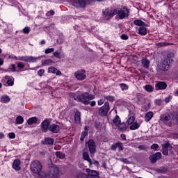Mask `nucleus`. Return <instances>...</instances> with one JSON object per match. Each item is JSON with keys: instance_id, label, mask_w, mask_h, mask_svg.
<instances>
[{"instance_id": "obj_1", "label": "nucleus", "mask_w": 178, "mask_h": 178, "mask_svg": "<svg viewBox=\"0 0 178 178\" xmlns=\"http://www.w3.org/2000/svg\"><path fill=\"white\" fill-rule=\"evenodd\" d=\"M104 15V17L106 20H109L111 17H113L115 15H118L120 19H124V17H127L129 16V9L126 7H124L121 10H113L109 11L108 9H106L104 12H103Z\"/></svg>"}, {"instance_id": "obj_2", "label": "nucleus", "mask_w": 178, "mask_h": 178, "mask_svg": "<svg viewBox=\"0 0 178 178\" xmlns=\"http://www.w3.org/2000/svg\"><path fill=\"white\" fill-rule=\"evenodd\" d=\"M59 168L56 165H53L47 172H42L41 178H59Z\"/></svg>"}, {"instance_id": "obj_3", "label": "nucleus", "mask_w": 178, "mask_h": 178, "mask_svg": "<svg viewBox=\"0 0 178 178\" xmlns=\"http://www.w3.org/2000/svg\"><path fill=\"white\" fill-rule=\"evenodd\" d=\"M30 168L31 172L35 175H38L39 178H41V173H44V172L41 171L42 170V164L37 160L31 162Z\"/></svg>"}, {"instance_id": "obj_4", "label": "nucleus", "mask_w": 178, "mask_h": 178, "mask_svg": "<svg viewBox=\"0 0 178 178\" xmlns=\"http://www.w3.org/2000/svg\"><path fill=\"white\" fill-rule=\"evenodd\" d=\"M94 98L95 96L88 92H84L76 96L77 102H81L83 105H90V100L94 99Z\"/></svg>"}, {"instance_id": "obj_5", "label": "nucleus", "mask_w": 178, "mask_h": 178, "mask_svg": "<svg viewBox=\"0 0 178 178\" xmlns=\"http://www.w3.org/2000/svg\"><path fill=\"white\" fill-rule=\"evenodd\" d=\"M86 172H88V175L83 172H80L78 174L77 178H99L98 172L96 170L87 168Z\"/></svg>"}, {"instance_id": "obj_6", "label": "nucleus", "mask_w": 178, "mask_h": 178, "mask_svg": "<svg viewBox=\"0 0 178 178\" xmlns=\"http://www.w3.org/2000/svg\"><path fill=\"white\" fill-rule=\"evenodd\" d=\"M67 1L75 8H86L87 6L86 0H67Z\"/></svg>"}, {"instance_id": "obj_7", "label": "nucleus", "mask_w": 178, "mask_h": 178, "mask_svg": "<svg viewBox=\"0 0 178 178\" xmlns=\"http://www.w3.org/2000/svg\"><path fill=\"white\" fill-rule=\"evenodd\" d=\"M74 77L76 80H79L80 81H83V80H86V70H79L74 72Z\"/></svg>"}, {"instance_id": "obj_8", "label": "nucleus", "mask_w": 178, "mask_h": 178, "mask_svg": "<svg viewBox=\"0 0 178 178\" xmlns=\"http://www.w3.org/2000/svg\"><path fill=\"white\" fill-rule=\"evenodd\" d=\"M157 69L162 70L163 72H168V70L170 69V64L168 63L167 60H163L162 63L157 65Z\"/></svg>"}, {"instance_id": "obj_9", "label": "nucleus", "mask_w": 178, "mask_h": 178, "mask_svg": "<svg viewBox=\"0 0 178 178\" xmlns=\"http://www.w3.org/2000/svg\"><path fill=\"white\" fill-rule=\"evenodd\" d=\"M108 112H109V103L106 102L104 105L100 108L99 111V115H100V116H106Z\"/></svg>"}, {"instance_id": "obj_10", "label": "nucleus", "mask_w": 178, "mask_h": 178, "mask_svg": "<svg viewBox=\"0 0 178 178\" xmlns=\"http://www.w3.org/2000/svg\"><path fill=\"white\" fill-rule=\"evenodd\" d=\"M163 147V154L168 156L169 155V152L170 154H172V145H170V143H164L162 145Z\"/></svg>"}, {"instance_id": "obj_11", "label": "nucleus", "mask_w": 178, "mask_h": 178, "mask_svg": "<svg viewBox=\"0 0 178 178\" xmlns=\"http://www.w3.org/2000/svg\"><path fill=\"white\" fill-rule=\"evenodd\" d=\"M51 120L46 119L41 123V129L43 133H47L49 130L51 125Z\"/></svg>"}, {"instance_id": "obj_12", "label": "nucleus", "mask_w": 178, "mask_h": 178, "mask_svg": "<svg viewBox=\"0 0 178 178\" xmlns=\"http://www.w3.org/2000/svg\"><path fill=\"white\" fill-rule=\"evenodd\" d=\"M21 165H22V161H20V159H17L14 160V161L13 163L12 168L16 172H19V171L22 170Z\"/></svg>"}, {"instance_id": "obj_13", "label": "nucleus", "mask_w": 178, "mask_h": 178, "mask_svg": "<svg viewBox=\"0 0 178 178\" xmlns=\"http://www.w3.org/2000/svg\"><path fill=\"white\" fill-rule=\"evenodd\" d=\"M113 123L115 124V126H119V129L120 130H124L126 129V125L124 124H120V118H119V115H116L115 118L113 120Z\"/></svg>"}, {"instance_id": "obj_14", "label": "nucleus", "mask_w": 178, "mask_h": 178, "mask_svg": "<svg viewBox=\"0 0 178 178\" xmlns=\"http://www.w3.org/2000/svg\"><path fill=\"white\" fill-rule=\"evenodd\" d=\"M162 158V153L156 152L149 156V159L152 163H155L156 161H159Z\"/></svg>"}, {"instance_id": "obj_15", "label": "nucleus", "mask_w": 178, "mask_h": 178, "mask_svg": "<svg viewBox=\"0 0 178 178\" xmlns=\"http://www.w3.org/2000/svg\"><path fill=\"white\" fill-rule=\"evenodd\" d=\"M89 151L90 154H95L96 152V147H95V142H94L92 140H89L88 143Z\"/></svg>"}, {"instance_id": "obj_16", "label": "nucleus", "mask_w": 178, "mask_h": 178, "mask_svg": "<svg viewBox=\"0 0 178 178\" xmlns=\"http://www.w3.org/2000/svg\"><path fill=\"white\" fill-rule=\"evenodd\" d=\"M49 130L51 131V133L57 134L59 133V130H60V127L56 124H53L49 126Z\"/></svg>"}, {"instance_id": "obj_17", "label": "nucleus", "mask_w": 178, "mask_h": 178, "mask_svg": "<svg viewBox=\"0 0 178 178\" xmlns=\"http://www.w3.org/2000/svg\"><path fill=\"white\" fill-rule=\"evenodd\" d=\"M155 87H156V90H166L168 85L166 84V83L163 81H159L155 85Z\"/></svg>"}, {"instance_id": "obj_18", "label": "nucleus", "mask_w": 178, "mask_h": 178, "mask_svg": "<svg viewBox=\"0 0 178 178\" xmlns=\"http://www.w3.org/2000/svg\"><path fill=\"white\" fill-rule=\"evenodd\" d=\"M42 143L44 145H53L55 140L52 138H46Z\"/></svg>"}, {"instance_id": "obj_19", "label": "nucleus", "mask_w": 178, "mask_h": 178, "mask_svg": "<svg viewBox=\"0 0 178 178\" xmlns=\"http://www.w3.org/2000/svg\"><path fill=\"white\" fill-rule=\"evenodd\" d=\"M5 79L7 80L6 83L9 86H13L15 84V79L10 76H6Z\"/></svg>"}, {"instance_id": "obj_20", "label": "nucleus", "mask_w": 178, "mask_h": 178, "mask_svg": "<svg viewBox=\"0 0 178 178\" xmlns=\"http://www.w3.org/2000/svg\"><path fill=\"white\" fill-rule=\"evenodd\" d=\"M74 120L78 124L81 122V113H80V111L75 112Z\"/></svg>"}, {"instance_id": "obj_21", "label": "nucleus", "mask_w": 178, "mask_h": 178, "mask_svg": "<svg viewBox=\"0 0 178 178\" xmlns=\"http://www.w3.org/2000/svg\"><path fill=\"white\" fill-rule=\"evenodd\" d=\"M175 56V54L173 53H169L167 55V58L164 59V60H167L170 65H172L173 63V58Z\"/></svg>"}, {"instance_id": "obj_22", "label": "nucleus", "mask_w": 178, "mask_h": 178, "mask_svg": "<svg viewBox=\"0 0 178 178\" xmlns=\"http://www.w3.org/2000/svg\"><path fill=\"white\" fill-rule=\"evenodd\" d=\"M138 34H140V35H147V28L145 26L138 28Z\"/></svg>"}, {"instance_id": "obj_23", "label": "nucleus", "mask_w": 178, "mask_h": 178, "mask_svg": "<svg viewBox=\"0 0 178 178\" xmlns=\"http://www.w3.org/2000/svg\"><path fill=\"white\" fill-rule=\"evenodd\" d=\"M152 118H154V113L152 111H149L145 115V120L147 122H149Z\"/></svg>"}, {"instance_id": "obj_24", "label": "nucleus", "mask_w": 178, "mask_h": 178, "mask_svg": "<svg viewBox=\"0 0 178 178\" xmlns=\"http://www.w3.org/2000/svg\"><path fill=\"white\" fill-rule=\"evenodd\" d=\"M83 159H85V161H87V162H88L89 165H92V161L90 158V155L88 152H85L83 153Z\"/></svg>"}, {"instance_id": "obj_25", "label": "nucleus", "mask_w": 178, "mask_h": 178, "mask_svg": "<svg viewBox=\"0 0 178 178\" xmlns=\"http://www.w3.org/2000/svg\"><path fill=\"white\" fill-rule=\"evenodd\" d=\"M172 119V117L169 114H165L161 116V120L164 123L169 122Z\"/></svg>"}, {"instance_id": "obj_26", "label": "nucleus", "mask_w": 178, "mask_h": 178, "mask_svg": "<svg viewBox=\"0 0 178 178\" xmlns=\"http://www.w3.org/2000/svg\"><path fill=\"white\" fill-rule=\"evenodd\" d=\"M0 102L1 104H8V102H10V97L8 95H3L1 97Z\"/></svg>"}, {"instance_id": "obj_27", "label": "nucleus", "mask_w": 178, "mask_h": 178, "mask_svg": "<svg viewBox=\"0 0 178 178\" xmlns=\"http://www.w3.org/2000/svg\"><path fill=\"white\" fill-rule=\"evenodd\" d=\"M134 24H135V26H138L139 27H143V26H147V24H145V22H143V20H141V19L134 20Z\"/></svg>"}, {"instance_id": "obj_28", "label": "nucleus", "mask_w": 178, "mask_h": 178, "mask_svg": "<svg viewBox=\"0 0 178 178\" xmlns=\"http://www.w3.org/2000/svg\"><path fill=\"white\" fill-rule=\"evenodd\" d=\"M40 57H35L33 56H28V63H35Z\"/></svg>"}, {"instance_id": "obj_29", "label": "nucleus", "mask_w": 178, "mask_h": 178, "mask_svg": "<svg viewBox=\"0 0 178 178\" xmlns=\"http://www.w3.org/2000/svg\"><path fill=\"white\" fill-rule=\"evenodd\" d=\"M141 63L145 69H148V67H149V60L147 58H143L141 60Z\"/></svg>"}, {"instance_id": "obj_30", "label": "nucleus", "mask_w": 178, "mask_h": 178, "mask_svg": "<svg viewBox=\"0 0 178 178\" xmlns=\"http://www.w3.org/2000/svg\"><path fill=\"white\" fill-rule=\"evenodd\" d=\"M38 120V118H37V117H32L27 120V123L28 124L31 126L32 124H35Z\"/></svg>"}, {"instance_id": "obj_31", "label": "nucleus", "mask_w": 178, "mask_h": 178, "mask_svg": "<svg viewBox=\"0 0 178 178\" xmlns=\"http://www.w3.org/2000/svg\"><path fill=\"white\" fill-rule=\"evenodd\" d=\"M140 124H141L140 122H135L129 127V129L130 130H137V129L140 127Z\"/></svg>"}, {"instance_id": "obj_32", "label": "nucleus", "mask_w": 178, "mask_h": 178, "mask_svg": "<svg viewBox=\"0 0 178 178\" xmlns=\"http://www.w3.org/2000/svg\"><path fill=\"white\" fill-rule=\"evenodd\" d=\"M135 120H136V118H134V116L129 115V117L128 118V119L127 120V124H132L134 123Z\"/></svg>"}, {"instance_id": "obj_33", "label": "nucleus", "mask_w": 178, "mask_h": 178, "mask_svg": "<svg viewBox=\"0 0 178 178\" xmlns=\"http://www.w3.org/2000/svg\"><path fill=\"white\" fill-rule=\"evenodd\" d=\"M15 122H16L17 124H23V122H24V118H23V117H22L20 115L17 116L16 118Z\"/></svg>"}, {"instance_id": "obj_34", "label": "nucleus", "mask_w": 178, "mask_h": 178, "mask_svg": "<svg viewBox=\"0 0 178 178\" xmlns=\"http://www.w3.org/2000/svg\"><path fill=\"white\" fill-rule=\"evenodd\" d=\"M18 60H22V62H27L29 59V56H22L17 57Z\"/></svg>"}, {"instance_id": "obj_35", "label": "nucleus", "mask_w": 178, "mask_h": 178, "mask_svg": "<svg viewBox=\"0 0 178 178\" xmlns=\"http://www.w3.org/2000/svg\"><path fill=\"white\" fill-rule=\"evenodd\" d=\"M86 136H88V127L86 126L84 127V131L81 134V136L86 138Z\"/></svg>"}, {"instance_id": "obj_36", "label": "nucleus", "mask_w": 178, "mask_h": 178, "mask_svg": "<svg viewBox=\"0 0 178 178\" xmlns=\"http://www.w3.org/2000/svg\"><path fill=\"white\" fill-rule=\"evenodd\" d=\"M56 158H58V159H63V158H65V154L60 152H56Z\"/></svg>"}, {"instance_id": "obj_37", "label": "nucleus", "mask_w": 178, "mask_h": 178, "mask_svg": "<svg viewBox=\"0 0 178 178\" xmlns=\"http://www.w3.org/2000/svg\"><path fill=\"white\" fill-rule=\"evenodd\" d=\"M145 88L147 92H152L154 91V88L151 85H146Z\"/></svg>"}, {"instance_id": "obj_38", "label": "nucleus", "mask_w": 178, "mask_h": 178, "mask_svg": "<svg viewBox=\"0 0 178 178\" xmlns=\"http://www.w3.org/2000/svg\"><path fill=\"white\" fill-rule=\"evenodd\" d=\"M120 87L122 91H124L125 90H129V86L126 83H120Z\"/></svg>"}, {"instance_id": "obj_39", "label": "nucleus", "mask_w": 178, "mask_h": 178, "mask_svg": "<svg viewBox=\"0 0 178 178\" xmlns=\"http://www.w3.org/2000/svg\"><path fill=\"white\" fill-rule=\"evenodd\" d=\"M105 99H107V101H110L111 102L115 101V97L111 96V95H107L104 96Z\"/></svg>"}, {"instance_id": "obj_40", "label": "nucleus", "mask_w": 178, "mask_h": 178, "mask_svg": "<svg viewBox=\"0 0 178 178\" xmlns=\"http://www.w3.org/2000/svg\"><path fill=\"white\" fill-rule=\"evenodd\" d=\"M31 29L29 26H26L25 28L23 29L22 31L24 34H29L31 31Z\"/></svg>"}, {"instance_id": "obj_41", "label": "nucleus", "mask_w": 178, "mask_h": 178, "mask_svg": "<svg viewBox=\"0 0 178 178\" xmlns=\"http://www.w3.org/2000/svg\"><path fill=\"white\" fill-rule=\"evenodd\" d=\"M17 66L18 69H24V67L26 66V65H24V63L18 62L17 63Z\"/></svg>"}, {"instance_id": "obj_42", "label": "nucleus", "mask_w": 178, "mask_h": 178, "mask_svg": "<svg viewBox=\"0 0 178 178\" xmlns=\"http://www.w3.org/2000/svg\"><path fill=\"white\" fill-rule=\"evenodd\" d=\"M48 73H56V68L55 67H49Z\"/></svg>"}, {"instance_id": "obj_43", "label": "nucleus", "mask_w": 178, "mask_h": 178, "mask_svg": "<svg viewBox=\"0 0 178 178\" xmlns=\"http://www.w3.org/2000/svg\"><path fill=\"white\" fill-rule=\"evenodd\" d=\"M8 70H10V72H16V65H15V64L11 65L8 67Z\"/></svg>"}, {"instance_id": "obj_44", "label": "nucleus", "mask_w": 178, "mask_h": 178, "mask_svg": "<svg viewBox=\"0 0 178 178\" xmlns=\"http://www.w3.org/2000/svg\"><path fill=\"white\" fill-rule=\"evenodd\" d=\"M118 147H119V151H123V149H124V147H123V143H120V142H118Z\"/></svg>"}, {"instance_id": "obj_45", "label": "nucleus", "mask_w": 178, "mask_h": 178, "mask_svg": "<svg viewBox=\"0 0 178 178\" xmlns=\"http://www.w3.org/2000/svg\"><path fill=\"white\" fill-rule=\"evenodd\" d=\"M54 56L55 58H57L58 59H61L62 57L60 56V53L59 51H55L54 53Z\"/></svg>"}, {"instance_id": "obj_46", "label": "nucleus", "mask_w": 178, "mask_h": 178, "mask_svg": "<svg viewBox=\"0 0 178 178\" xmlns=\"http://www.w3.org/2000/svg\"><path fill=\"white\" fill-rule=\"evenodd\" d=\"M158 148H159V145L158 144H153L151 146V149H154V151H158Z\"/></svg>"}, {"instance_id": "obj_47", "label": "nucleus", "mask_w": 178, "mask_h": 178, "mask_svg": "<svg viewBox=\"0 0 178 178\" xmlns=\"http://www.w3.org/2000/svg\"><path fill=\"white\" fill-rule=\"evenodd\" d=\"M70 98H73L74 101H77V96H76L75 93L71 92L69 94Z\"/></svg>"}, {"instance_id": "obj_48", "label": "nucleus", "mask_w": 178, "mask_h": 178, "mask_svg": "<svg viewBox=\"0 0 178 178\" xmlns=\"http://www.w3.org/2000/svg\"><path fill=\"white\" fill-rule=\"evenodd\" d=\"M44 73H45V70H39L38 71V76H40V77H42V75L44 74Z\"/></svg>"}, {"instance_id": "obj_49", "label": "nucleus", "mask_w": 178, "mask_h": 178, "mask_svg": "<svg viewBox=\"0 0 178 178\" xmlns=\"http://www.w3.org/2000/svg\"><path fill=\"white\" fill-rule=\"evenodd\" d=\"M55 49L54 48H49L45 49V54H51V52H54Z\"/></svg>"}, {"instance_id": "obj_50", "label": "nucleus", "mask_w": 178, "mask_h": 178, "mask_svg": "<svg viewBox=\"0 0 178 178\" xmlns=\"http://www.w3.org/2000/svg\"><path fill=\"white\" fill-rule=\"evenodd\" d=\"M8 136L9 137V138L13 139L16 137V134H15V133L13 132H11L8 134Z\"/></svg>"}, {"instance_id": "obj_51", "label": "nucleus", "mask_w": 178, "mask_h": 178, "mask_svg": "<svg viewBox=\"0 0 178 178\" xmlns=\"http://www.w3.org/2000/svg\"><path fill=\"white\" fill-rule=\"evenodd\" d=\"M116 148H118V142L111 145V149L113 151H116Z\"/></svg>"}, {"instance_id": "obj_52", "label": "nucleus", "mask_w": 178, "mask_h": 178, "mask_svg": "<svg viewBox=\"0 0 178 178\" xmlns=\"http://www.w3.org/2000/svg\"><path fill=\"white\" fill-rule=\"evenodd\" d=\"M105 102V99H100L97 101V104L99 106L103 105V104Z\"/></svg>"}, {"instance_id": "obj_53", "label": "nucleus", "mask_w": 178, "mask_h": 178, "mask_svg": "<svg viewBox=\"0 0 178 178\" xmlns=\"http://www.w3.org/2000/svg\"><path fill=\"white\" fill-rule=\"evenodd\" d=\"M54 15H55L54 10H50L47 13L46 16H54Z\"/></svg>"}, {"instance_id": "obj_54", "label": "nucleus", "mask_w": 178, "mask_h": 178, "mask_svg": "<svg viewBox=\"0 0 178 178\" xmlns=\"http://www.w3.org/2000/svg\"><path fill=\"white\" fill-rule=\"evenodd\" d=\"M171 99H172V96H168L165 99V102H166V104H168V102H170Z\"/></svg>"}, {"instance_id": "obj_55", "label": "nucleus", "mask_w": 178, "mask_h": 178, "mask_svg": "<svg viewBox=\"0 0 178 178\" xmlns=\"http://www.w3.org/2000/svg\"><path fill=\"white\" fill-rule=\"evenodd\" d=\"M120 38L122 40H129V36L127 35H124V34H122L121 36H120Z\"/></svg>"}, {"instance_id": "obj_56", "label": "nucleus", "mask_w": 178, "mask_h": 178, "mask_svg": "<svg viewBox=\"0 0 178 178\" xmlns=\"http://www.w3.org/2000/svg\"><path fill=\"white\" fill-rule=\"evenodd\" d=\"M52 63V60L51 59H47L44 61V65H51Z\"/></svg>"}, {"instance_id": "obj_57", "label": "nucleus", "mask_w": 178, "mask_h": 178, "mask_svg": "<svg viewBox=\"0 0 178 178\" xmlns=\"http://www.w3.org/2000/svg\"><path fill=\"white\" fill-rule=\"evenodd\" d=\"M155 103H156V105L161 106V105H162V100L161 99H156L155 101Z\"/></svg>"}, {"instance_id": "obj_58", "label": "nucleus", "mask_w": 178, "mask_h": 178, "mask_svg": "<svg viewBox=\"0 0 178 178\" xmlns=\"http://www.w3.org/2000/svg\"><path fill=\"white\" fill-rule=\"evenodd\" d=\"M92 163H93V165H95V166L99 165V162L97 160H94L93 161H92Z\"/></svg>"}, {"instance_id": "obj_59", "label": "nucleus", "mask_w": 178, "mask_h": 178, "mask_svg": "<svg viewBox=\"0 0 178 178\" xmlns=\"http://www.w3.org/2000/svg\"><path fill=\"white\" fill-rule=\"evenodd\" d=\"M89 104L90 105V106H95V105H97V102L95 101H92L90 102Z\"/></svg>"}, {"instance_id": "obj_60", "label": "nucleus", "mask_w": 178, "mask_h": 178, "mask_svg": "<svg viewBox=\"0 0 178 178\" xmlns=\"http://www.w3.org/2000/svg\"><path fill=\"white\" fill-rule=\"evenodd\" d=\"M172 120H174L175 123H178V115L172 117Z\"/></svg>"}, {"instance_id": "obj_61", "label": "nucleus", "mask_w": 178, "mask_h": 178, "mask_svg": "<svg viewBox=\"0 0 178 178\" xmlns=\"http://www.w3.org/2000/svg\"><path fill=\"white\" fill-rule=\"evenodd\" d=\"M55 74H56V76H60L62 74V72L56 69Z\"/></svg>"}, {"instance_id": "obj_62", "label": "nucleus", "mask_w": 178, "mask_h": 178, "mask_svg": "<svg viewBox=\"0 0 178 178\" xmlns=\"http://www.w3.org/2000/svg\"><path fill=\"white\" fill-rule=\"evenodd\" d=\"M138 148L139 149H147V147H145V145H140Z\"/></svg>"}, {"instance_id": "obj_63", "label": "nucleus", "mask_w": 178, "mask_h": 178, "mask_svg": "<svg viewBox=\"0 0 178 178\" xmlns=\"http://www.w3.org/2000/svg\"><path fill=\"white\" fill-rule=\"evenodd\" d=\"M102 168H104V169H106V162H104L102 163Z\"/></svg>"}, {"instance_id": "obj_64", "label": "nucleus", "mask_w": 178, "mask_h": 178, "mask_svg": "<svg viewBox=\"0 0 178 178\" xmlns=\"http://www.w3.org/2000/svg\"><path fill=\"white\" fill-rule=\"evenodd\" d=\"M121 138H122V140H126V135L124 134H121Z\"/></svg>"}]
</instances>
